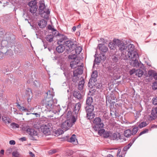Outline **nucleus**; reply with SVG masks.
Here are the masks:
<instances>
[{
	"mask_svg": "<svg viewBox=\"0 0 157 157\" xmlns=\"http://www.w3.org/2000/svg\"><path fill=\"white\" fill-rule=\"evenodd\" d=\"M128 130H126L124 131V136H121L119 133H114L110 136V139L111 140H119L120 142H123L126 140L125 137H128Z\"/></svg>",
	"mask_w": 157,
	"mask_h": 157,
	"instance_id": "1",
	"label": "nucleus"
},
{
	"mask_svg": "<svg viewBox=\"0 0 157 157\" xmlns=\"http://www.w3.org/2000/svg\"><path fill=\"white\" fill-rule=\"evenodd\" d=\"M133 56L129 55L128 58L130 59L129 60V63L131 66L138 67L140 66V63L137 59L138 57V54L137 52H134L132 53Z\"/></svg>",
	"mask_w": 157,
	"mask_h": 157,
	"instance_id": "2",
	"label": "nucleus"
},
{
	"mask_svg": "<svg viewBox=\"0 0 157 157\" xmlns=\"http://www.w3.org/2000/svg\"><path fill=\"white\" fill-rule=\"evenodd\" d=\"M94 108V106L93 105L85 106V109L86 113V117L87 119H92L95 117V114L93 112Z\"/></svg>",
	"mask_w": 157,
	"mask_h": 157,
	"instance_id": "3",
	"label": "nucleus"
},
{
	"mask_svg": "<svg viewBox=\"0 0 157 157\" xmlns=\"http://www.w3.org/2000/svg\"><path fill=\"white\" fill-rule=\"evenodd\" d=\"M41 129L42 132L44 134L49 135L52 129V124L49 123L43 125L41 127Z\"/></svg>",
	"mask_w": 157,
	"mask_h": 157,
	"instance_id": "4",
	"label": "nucleus"
},
{
	"mask_svg": "<svg viewBox=\"0 0 157 157\" xmlns=\"http://www.w3.org/2000/svg\"><path fill=\"white\" fill-rule=\"evenodd\" d=\"M42 104L43 105L48 109L49 111H51L54 108L53 100L47 99H43L42 101Z\"/></svg>",
	"mask_w": 157,
	"mask_h": 157,
	"instance_id": "5",
	"label": "nucleus"
},
{
	"mask_svg": "<svg viewBox=\"0 0 157 157\" xmlns=\"http://www.w3.org/2000/svg\"><path fill=\"white\" fill-rule=\"evenodd\" d=\"M93 123L95 124L93 128L95 131L98 130L99 129L102 128L104 125L101 122V119L99 117L95 118Z\"/></svg>",
	"mask_w": 157,
	"mask_h": 157,
	"instance_id": "6",
	"label": "nucleus"
},
{
	"mask_svg": "<svg viewBox=\"0 0 157 157\" xmlns=\"http://www.w3.org/2000/svg\"><path fill=\"white\" fill-rule=\"evenodd\" d=\"M74 124L71 121L67 120L62 123L61 127L63 130L66 131L68 130Z\"/></svg>",
	"mask_w": 157,
	"mask_h": 157,
	"instance_id": "7",
	"label": "nucleus"
},
{
	"mask_svg": "<svg viewBox=\"0 0 157 157\" xmlns=\"http://www.w3.org/2000/svg\"><path fill=\"white\" fill-rule=\"evenodd\" d=\"M157 118V107L152 108L151 114L149 115V120L150 121L155 120Z\"/></svg>",
	"mask_w": 157,
	"mask_h": 157,
	"instance_id": "8",
	"label": "nucleus"
},
{
	"mask_svg": "<svg viewBox=\"0 0 157 157\" xmlns=\"http://www.w3.org/2000/svg\"><path fill=\"white\" fill-rule=\"evenodd\" d=\"M65 45L71 51L74 50L76 47V44L71 40H67L64 42Z\"/></svg>",
	"mask_w": 157,
	"mask_h": 157,
	"instance_id": "9",
	"label": "nucleus"
},
{
	"mask_svg": "<svg viewBox=\"0 0 157 157\" xmlns=\"http://www.w3.org/2000/svg\"><path fill=\"white\" fill-rule=\"evenodd\" d=\"M130 73L131 75L135 74L138 77H141L143 74V71L141 69H133L130 71Z\"/></svg>",
	"mask_w": 157,
	"mask_h": 157,
	"instance_id": "10",
	"label": "nucleus"
},
{
	"mask_svg": "<svg viewBox=\"0 0 157 157\" xmlns=\"http://www.w3.org/2000/svg\"><path fill=\"white\" fill-rule=\"evenodd\" d=\"M97 76L98 72L97 71H93L91 75V78L89 80L88 82V85L89 87H90V82L92 83L93 82H95L97 81Z\"/></svg>",
	"mask_w": 157,
	"mask_h": 157,
	"instance_id": "11",
	"label": "nucleus"
},
{
	"mask_svg": "<svg viewBox=\"0 0 157 157\" xmlns=\"http://www.w3.org/2000/svg\"><path fill=\"white\" fill-rule=\"evenodd\" d=\"M26 132L32 136V139L33 140H35L33 136H36L37 135V132L35 131L34 129L29 128H28L26 130Z\"/></svg>",
	"mask_w": 157,
	"mask_h": 157,
	"instance_id": "12",
	"label": "nucleus"
},
{
	"mask_svg": "<svg viewBox=\"0 0 157 157\" xmlns=\"http://www.w3.org/2000/svg\"><path fill=\"white\" fill-rule=\"evenodd\" d=\"M40 13L41 17L48 19L49 16L50 11L49 10H47L44 11H40Z\"/></svg>",
	"mask_w": 157,
	"mask_h": 157,
	"instance_id": "13",
	"label": "nucleus"
},
{
	"mask_svg": "<svg viewBox=\"0 0 157 157\" xmlns=\"http://www.w3.org/2000/svg\"><path fill=\"white\" fill-rule=\"evenodd\" d=\"M134 52H136L135 51L134 45L133 44H128V56L129 55L133 56L132 53Z\"/></svg>",
	"mask_w": 157,
	"mask_h": 157,
	"instance_id": "14",
	"label": "nucleus"
},
{
	"mask_svg": "<svg viewBox=\"0 0 157 157\" xmlns=\"http://www.w3.org/2000/svg\"><path fill=\"white\" fill-rule=\"evenodd\" d=\"M67 120L71 121L72 123H75L76 121V119L75 116L72 115L71 112V111H69L67 114Z\"/></svg>",
	"mask_w": 157,
	"mask_h": 157,
	"instance_id": "15",
	"label": "nucleus"
},
{
	"mask_svg": "<svg viewBox=\"0 0 157 157\" xmlns=\"http://www.w3.org/2000/svg\"><path fill=\"white\" fill-rule=\"evenodd\" d=\"M54 93L53 91L48 90L46 93V95L44 99H48V100H53V97L54 96Z\"/></svg>",
	"mask_w": 157,
	"mask_h": 157,
	"instance_id": "16",
	"label": "nucleus"
},
{
	"mask_svg": "<svg viewBox=\"0 0 157 157\" xmlns=\"http://www.w3.org/2000/svg\"><path fill=\"white\" fill-rule=\"evenodd\" d=\"M73 95L75 98L79 100L82 99L83 97L82 94L80 91L78 90H74Z\"/></svg>",
	"mask_w": 157,
	"mask_h": 157,
	"instance_id": "17",
	"label": "nucleus"
},
{
	"mask_svg": "<svg viewBox=\"0 0 157 157\" xmlns=\"http://www.w3.org/2000/svg\"><path fill=\"white\" fill-rule=\"evenodd\" d=\"M98 48L101 51L104 52H106L108 51V48L102 44H99Z\"/></svg>",
	"mask_w": 157,
	"mask_h": 157,
	"instance_id": "18",
	"label": "nucleus"
},
{
	"mask_svg": "<svg viewBox=\"0 0 157 157\" xmlns=\"http://www.w3.org/2000/svg\"><path fill=\"white\" fill-rule=\"evenodd\" d=\"M68 141L74 145H77L78 144V142L76 138V136L75 134L72 135Z\"/></svg>",
	"mask_w": 157,
	"mask_h": 157,
	"instance_id": "19",
	"label": "nucleus"
},
{
	"mask_svg": "<svg viewBox=\"0 0 157 157\" xmlns=\"http://www.w3.org/2000/svg\"><path fill=\"white\" fill-rule=\"evenodd\" d=\"M39 10L40 11L45 10H49L48 9H46V6L44 4V1H40L39 3Z\"/></svg>",
	"mask_w": 157,
	"mask_h": 157,
	"instance_id": "20",
	"label": "nucleus"
},
{
	"mask_svg": "<svg viewBox=\"0 0 157 157\" xmlns=\"http://www.w3.org/2000/svg\"><path fill=\"white\" fill-rule=\"evenodd\" d=\"M79 62V59H76L75 61L74 60L70 62V66L71 68H75L78 66V64Z\"/></svg>",
	"mask_w": 157,
	"mask_h": 157,
	"instance_id": "21",
	"label": "nucleus"
},
{
	"mask_svg": "<svg viewBox=\"0 0 157 157\" xmlns=\"http://www.w3.org/2000/svg\"><path fill=\"white\" fill-rule=\"evenodd\" d=\"M47 23L45 20L42 19L38 22V25L40 28H43L46 26Z\"/></svg>",
	"mask_w": 157,
	"mask_h": 157,
	"instance_id": "22",
	"label": "nucleus"
},
{
	"mask_svg": "<svg viewBox=\"0 0 157 157\" xmlns=\"http://www.w3.org/2000/svg\"><path fill=\"white\" fill-rule=\"evenodd\" d=\"M113 42L115 45V46H117L119 49H123L121 47V46L122 45V43L120 40L118 39H115L113 40Z\"/></svg>",
	"mask_w": 157,
	"mask_h": 157,
	"instance_id": "23",
	"label": "nucleus"
},
{
	"mask_svg": "<svg viewBox=\"0 0 157 157\" xmlns=\"http://www.w3.org/2000/svg\"><path fill=\"white\" fill-rule=\"evenodd\" d=\"M138 130V128L137 127H136L132 129V131L129 129H128V131H129L130 134H128V137L130 136L131 135H135L137 132Z\"/></svg>",
	"mask_w": 157,
	"mask_h": 157,
	"instance_id": "24",
	"label": "nucleus"
},
{
	"mask_svg": "<svg viewBox=\"0 0 157 157\" xmlns=\"http://www.w3.org/2000/svg\"><path fill=\"white\" fill-rule=\"evenodd\" d=\"M65 49L64 46L62 44H60L56 48V50L58 52L61 53L64 51Z\"/></svg>",
	"mask_w": 157,
	"mask_h": 157,
	"instance_id": "25",
	"label": "nucleus"
},
{
	"mask_svg": "<svg viewBox=\"0 0 157 157\" xmlns=\"http://www.w3.org/2000/svg\"><path fill=\"white\" fill-rule=\"evenodd\" d=\"M2 120L4 123L7 124H10L11 121V120L8 117L6 116H2Z\"/></svg>",
	"mask_w": 157,
	"mask_h": 157,
	"instance_id": "26",
	"label": "nucleus"
},
{
	"mask_svg": "<svg viewBox=\"0 0 157 157\" xmlns=\"http://www.w3.org/2000/svg\"><path fill=\"white\" fill-rule=\"evenodd\" d=\"M80 107L81 104L80 103H78L75 104L74 107V111L76 114H77L78 113L80 109Z\"/></svg>",
	"mask_w": 157,
	"mask_h": 157,
	"instance_id": "27",
	"label": "nucleus"
},
{
	"mask_svg": "<svg viewBox=\"0 0 157 157\" xmlns=\"http://www.w3.org/2000/svg\"><path fill=\"white\" fill-rule=\"evenodd\" d=\"M27 99L28 103L30 102L32 98V94L31 90L30 89H28V93L27 94Z\"/></svg>",
	"mask_w": 157,
	"mask_h": 157,
	"instance_id": "28",
	"label": "nucleus"
},
{
	"mask_svg": "<svg viewBox=\"0 0 157 157\" xmlns=\"http://www.w3.org/2000/svg\"><path fill=\"white\" fill-rule=\"evenodd\" d=\"M93 102V99L91 97H88L86 99V106L93 105H92Z\"/></svg>",
	"mask_w": 157,
	"mask_h": 157,
	"instance_id": "29",
	"label": "nucleus"
},
{
	"mask_svg": "<svg viewBox=\"0 0 157 157\" xmlns=\"http://www.w3.org/2000/svg\"><path fill=\"white\" fill-rule=\"evenodd\" d=\"M48 28L49 30H52L53 33H52L54 34V36H57L59 34V33L58 32L56 31V30L55 29L52 27L50 25H49L48 26Z\"/></svg>",
	"mask_w": 157,
	"mask_h": 157,
	"instance_id": "30",
	"label": "nucleus"
},
{
	"mask_svg": "<svg viewBox=\"0 0 157 157\" xmlns=\"http://www.w3.org/2000/svg\"><path fill=\"white\" fill-rule=\"evenodd\" d=\"M84 83V80L83 79H82L79 82L78 84V89L79 90H81L83 89Z\"/></svg>",
	"mask_w": 157,
	"mask_h": 157,
	"instance_id": "31",
	"label": "nucleus"
},
{
	"mask_svg": "<svg viewBox=\"0 0 157 157\" xmlns=\"http://www.w3.org/2000/svg\"><path fill=\"white\" fill-rule=\"evenodd\" d=\"M54 36L52 34H50L47 36L46 37V40L50 42L53 41Z\"/></svg>",
	"mask_w": 157,
	"mask_h": 157,
	"instance_id": "32",
	"label": "nucleus"
},
{
	"mask_svg": "<svg viewBox=\"0 0 157 157\" xmlns=\"http://www.w3.org/2000/svg\"><path fill=\"white\" fill-rule=\"evenodd\" d=\"M37 9V6H34V7H31L30 9V12L31 13L34 14L36 11Z\"/></svg>",
	"mask_w": 157,
	"mask_h": 157,
	"instance_id": "33",
	"label": "nucleus"
},
{
	"mask_svg": "<svg viewBox=\"0 0 157 157\" xmlns=\"http://www.w3.org/2000/svg\"><path fill=\"white\" fill-rule=\"evenodd\" d=\"M36 2L35 0L29 2L28 3V5L30 7H34V6H37L36 5Z\"/></svg>",
	"mask_w": 157,
	"mask_h": 157,
	"instance_id": "34",
	"label": "nucleus"
},
{
	"mask_svg": "<svg viewBox=\"0 0 157 157\" xmlns=\"http://www.w3.org/2000/svg\"><path fill=\"white\" fill-rule=\"evenodd\" d=\"M75 53L77 54H79L82 51V48L80 46H78L76 48H75Z\"/></svg>",
	"mask_w": 157,
	"mask_h": 157,
	"instance_id": "35",
	"label": "nucleus"
},
{
	"mask_svg": "<svg viewBox=\"0 0 157 157\" xmlns=\"http://www.w3.org/2000/svg\"><path fill=\"white\" fill-rule=\"evenodd\" d=\"M5 55L12 56L13 55V52L11 49L7 50L6 52L4 53Z\"/></svg>",
	"mask_w": 157,
	"mask_h": 157,
	"instance_id": "36",
	"label": "nucleus"
},
{
	"mask_svg": "<svg viewBox=\"0 0 157 157\" xmlns=\"http://www.w3.org/2000/svg\"><path fill=\"white\" fill-rule=\"evenodd\" d=\"M109 47L111 50L114 49L115 48V46L113 41V42H111L109 43Z\"/></svg>",
	"mask_w": 157,
	"mask_h": 157,
	"instance_id": "37",
	"label": "nucleus"
},
{
	"mask_svg": "<svg viewBox=\"0 0 157 157\" xmlns=\"http://www.w3.org/2000/svg\"><path fill=\"white\" fill-rule=\"evenodd\" d=\"M63 133V131L61 129H59L56 131L55 133L58 136Z\"/></svg>",
	"mask_w": 157,
	"mask_h": 157,
	"instance_id": "38",
	"label": "nucleus"
},
{
	"mask_svg": "<svg viewBox=\"0 0 157 157\" xmlns=\"http://www.w3.org/2000/svg\"><path fill=\"white\" fill-rule=\"evenodd\" d=\"M147 125V124L146 122H143L140 123L138 126L140 128H142L146 126Z\"/></svg>",
	"mask_w": 157,
	"mask_h": 157,
	"instance_id": "39",
	"label": "nucleus"
},
{
	"mask_svg": "<svg viewBox=\"0 0 157 157\" xmlns=\"http://www.w3.org/2000/svg\"><path fill=\"white\" fill-rule=\"evenodd\" d=\"M138 137H135L132 140V141L128 144V149L132 145L133 143L134 142L135 140L138 138Z\"/></svg>",
	"mask_w": 157,
	"mask_h": 157,
	"instance_id": "40",
	"label": "nucleus"
},
{
	"mask_svg": "<svg viewBox=\"0 0 157 157\" xmlns=\"http://www.w3.org/2000/svg\"><path fill=\"white\" fill-rule=\"evenodd\" d=\"M58 151V150L56 149H52L49 151L48 153L50 155H52L57 152Z\"/></svg>",
	"mask_w": 157,
	"mask_h": 157,
	"instance_id": "41",
	"label": "nucleus"
},
{
	"mask_svg": "<svg viewBox=\"0 0 157 157\" xmlns=\"http://www.w3.org/2000/svg\"><path fill=\"white\" fill-rule=\"evenodd\" d=\"M148 131H149V130L148 129H145L143 131L141 132L139 135L138 136V137H139V136L142 135L143 134H144L145 133H147L148 132Z\"/></svg>",
	"mask_w": 157,
	"mask_h": 157,
	"instance_id": "42",
	"label": "nucleus"
},
{
	"mask_svg": "<svg viewBox=\"0 0 157 157\" xmlns=\"http://www.w3.org/2000/svg\"><path fill=\"white\" fill-rule=\"evenodd\" d=\"M75 70L77 72V73H78V74H80V75L82 74L83 73V70L82 68L78 67Z\"/></svg>",
	"mask_w": 157,
	"mask_h": 157,
	"instance_id": "43",
	"label": "nucleus"
},
{
	"mask_svg": "<svg viewBox=\"0 0 157 157\" xmlns=\"http://www.w3.org/2000/svg\"><path fill=\"white\" fill-rule=\"evenodd\" d=\"M77 57V55L75 54L70 55L69 57V58L71 59H76Z\"/></svg>",
	"mask_w": 157,
	"mask_h": 157,
	"instance_id": "44",
	"label": "nucleus"
},
{
	"mask_svg": "<svg viewBox=\"0 0 157 157\" xmlns=\"http://www.w3.org/2000/svg\"><path fill=\"white\" fill-rule=\"evenodd\" d=\"M12 155L13 157H19V154L17 151H15L13 152Z\"/></svg>",
	"mask_w": 157,
	"mask_h": 157,
	"instance_id": "45",
	"label": "nucleus"
},
{
	"mask_svg": "<svg viewBox=\"0 0 157 157\" xmlns=\"http://www.w3.org/2000/svg\"><path fill=\"white\" fill-rule=\"evenodd\" d=\"M11 125L12 127L13 128H18L19 127V125L18 124H16L14 123H11Z\"/></svg>",
	"mask_w": 157,
	"mask_h": 157,
	"instance_id": "46",
	"label": "nucleus"
},
{
	"mask_svg": "<svg viewBox=\"0 0 157 157\" xmlns=\"http://www.w3.org/2000/svg\"><path fill=\"white\" fill-rule=\"evenodd\" d=\"M122 45L121 46V47L123 49H119V50L121 51H123L127 49V46L126 45H125L123 43H122Z\"/></svg>",
	"mask_w": 157,
	"mask_h": 157,
	"instance_id": "47",
	"label": "nucleus"
},
{
	"mask_svg": "<svg viewBox=\"0 0 157 157\" xmlns=\"http://www.w3.org/2000/svg\"><path fill=\"white\" fill-rule=\"evenodd\" d=\"M100 62V59H99L98 57L95 58L94 60V63L96 64H98Z\"/></svg>",
	"mask_w": 157,
	"mask_h": 157,
	"instance_id": "48",
	"label": "nucleus"
},
{
	"mask_svg": "<svg viewBox=\"0 0 157 157\" xmlns=\"http://www.w3.org/2000/svg\"><path fill=\"white\" fill-rule=\"evenodd\" d=\"M97 131H98V134L100 135L103 134L105 132V130L103 129H101V128L99 129Z\"/></svg>",
	"mask_w": 157,
	"mask_h": 157,
	"instance_id": "49",
	"label": "nucleus"
},
{
	"mask_svg": "<svg viewBox=\"0 0 157 157\" xmlns=\"http://www.w3.org/2000/svg\"><path fill=\"white\" fill-rule=\"evenodd\" d=\"M80 75L77 73V72L75 70L73 71L74 77H75V79H77V77L78 75Z\"/></svg>",
	"mask_w": 157,
	"mask_h": 157,
	"instance_id": "50",
	"label": "nucleus"
},
{
	"mask_svg": "<svg viewBox=\"0 0 157 157\" xmlns=\"http://www.w3.org/2000/svg\"><path fill=\"white\" fill-rule=\"evenodd\" d=\"M100 59L102 60L103 61H104L106 59V56L104 54H101L100 56Z\"/></svg>",
	"mask_w": 157,
	"mask_h": 157,
	"instance_id": "51",
	"label": "nucleus"
},
{
	"mask_svg": "<svg viewBox=\"0 0 157 157\" xmlns=\"http://www.w3.org/2000/svg\"><path fill=\"white\" fill-rule=\"evenodd\" d=\"M155 73L154 72V71L153 70H150L148 72V75L150 76H153L154 75Z\"/></svg>",
	"mask_w": 157,
	"mask_h": 157,
	"instance_id": "52",
	"label": "nucleus"
},
{
	"mask_svg": "<svg viewBox=\"0 0 157 157\" xmlns=\"http://www.w3.org/2000/svg\"><path fill=\"white\" fill-rule=\"evenodd\" d=\"M12 151V150L11 148H10L7 149L6 150V153L8 155L11 153Z\"/></svg>",
	"mask_w": 157,
	"mask_h": 157,
	"instance_id": "53",
	"label": "nucleus"
},
{
	"mask_svg": "<svg viewBox=\"0 0 157 157\" xmlns=\"http://www.w3.org/2000/svg\"><path fill=\"white\" fill-rule=\"evenodd\" d=\"M67 153L68 156H70L73 154V151L71 150H69L67 152Z\"/></svg>",
	"mask_w": 157,
	"mask_h": 157,
	"instance_id": "54",
	"label": "nucleus"
},
{
	"mask_svg": "<svg viewBox=\"0 0 157 157\" xmlns=\"http://www.w3.org/2000/svg\"><path fill=\"white\" fill-rule=\"evenodd\" d=\"M153 89L155 90L157 89V82H154L153 83Z\"/></svg>",
	"mask_w": 157,
	"mask_h": 157,
	"instance_id": "55",
	"label": "nucleus"
},
{
	"mask_svg": "<svg viewBox=\"0 0 157 157\" xmlns=\"http://www.w3.org/2000/svg\"><path fill=\"white\" fill-rule=\"evenodd\" d=\"M18 107H19L20 108H19V109L21 110H28L27 109H26V108H25L24 107H21V106L18 104Z\"/></svg>",
	"mask_w": 157,
	"mask_h": 157,
	"instance_id": "56",
	"label": "nucleus"
},
{
	"mask_svg": "<svg viewBox=\"0 0 157 157\" xmlns=\"http://www.w3.org/2000/svg\"><path fill=\"white\" fill-rule=\"evenodd\" d=\"M110 136H111L110 135V132H106L104 135L105 137L106 138L109 137V138H110Z\"/></svg>",
	"mask_w": 157,
	"mask_h": 157,
	"instance_id": "57",
	"label": "nucleus"
},
{
	"mask_svg": "<svg viewBox=\"0 0 157 157\" xmlns=\"http://www.w3.org/2000/svg\"><path fill=\"white\" fill-rule=\"evenodd\" d=\"M128 150V147L127 146H125L123 150V152L124 153V154H126V151L127 150Z\"/></svg>",
	"mask_w": 157,
	"mask_h": 157,
	"instance_id": "58",
	"label": "nucleus"
},
{
	"mask_svg": "<svg viewBox=\"0 0 157 157\" xmlns=\"http://www.w3.org/2000/svg\"><path fill=\"white\" fill-rule=\"evenodd\" d=\"M33 85L34 86L36 87H38L39 86V83L38 82H37V81H35L34 82V84Z\"/></svg>",
	"mask_w": 157,
	"mask_h": 157,
	"instance_id": "59",
	"label": "nucleus"
},
{
	"mask_svg": "<svg viewBox=\"0 0 157 157\" xmlns=\"http://www.w3.org/2000/svg\"><path fill=\"white\" fill-rule=\"evenodd\" d=\"M9 144L11 145H14L15 144V142L13 140H11L9 141Z\"/></svg>",
	"mask_w": 157,
	"mask_h": 157,
	"instance_id": "60",
	"label": "nucleus"
},
{
	"mask_svg": "<svg viewBox=\"0 0 157 157\" xmlns=\"http://www.w3.org/2000/svg\"><path fill=\"white\" fill-rule=\"evenodd\" d=\"M62 39L63 40H60V42H62L63 40H65L67 39V37L63 35H62Z\"/></svg>",
	"mask_w": 157,
	"mask_h": 157,
	"instance_id": "61",
	"label": "nucleus"
},
{
	"mask_svg": "<svg viewBox=\"0 0 157 157\" xmlns=\"http://www.w3.org/2000/svg\"><path fill=\"white\" fill-rule=\"evenodd\" d=\"M113 60L114 61V62H117V61L118 59L116 57L114 56L113 58Z\"/></svg>",
	"mask_w": 157,
	"mask_h": 157,
	"instance_id": "62",
	"label": "nucleus"
},
{
	"mask_svg": "<svg viewBox=\"0 0 157 157\" xmlns=\"http://www.w3.org/2000/svg\"><path fill=\"white\" fill-rule=\"evenodd\" d=\"M8 42L6 40H3L2 42V45H3L4 44H7Z\"/></svg>",
	"mask_w": 157,
	"mask_h": 157,
	"instance_id": "63",
	"label": "nucleus"
},
{
	"mask_svg": "<svg viewBox=\"0 0 157 157\" xmlns=\"http://www.w3.org/2000/svg\"><path fill=\"white\" fill-rule=\"evenodd\" d=\"M153 77L156 80H157V73H155V74L154 75Z\"/></svg>",
	"mask_w": 157,
	"mask_h": 157,
	"instance_id": "64",
	"label": "nucleus"
}]
</instances>
